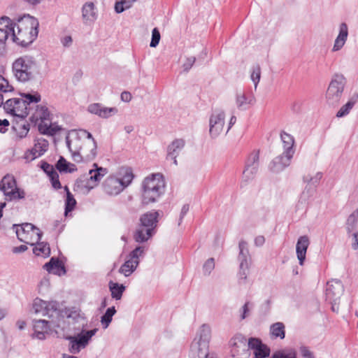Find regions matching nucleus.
I'll use <instances>...</instances> for the list:
<instances>
[{
  "label": "nucleus",
  "mask_w": 358,
  "mask_h": 358,
  "mask_svg": "<svg viewBox=\"0 0 358 358\" xmlns=\"http://www.w3.org/2000/svg\"><path fill=\"white\" fill-rule=\"evenodd\" d=\"M346 84L345 78L341 74H335L326 93L327 102L330 106L337 105L343 95Z\"/></svg>",
  "instance_id": "6e6552de"
},
{
  "label": "nucleus",
  "mask_w": 358,
  "mask_h": 358,
  "mask_svg": "<svg viewBox=\"0 0 358 358\" xmlns=\"http://www.w3.org/2000/svg\"><path fill=\"white\" fill-rule=\"evenodd\" d=\"M344 291L343 285L339 280H331L327 283L326 300L331 304L333 311L338 310V306H336L340 300Z\"/></svg>",
  "instance_id": "2eb2a0df"
},
{
  "label": "nucleus",
  "mask_w": 358,
  "mask_h": 358,
  "mask_svg": "<svg viewBox=\"0 0 358 358\" xmlns=\"http://www.w3.org/2000/svg\"><path fill=\"white\" fill-rule=\"evenodd\" d=\"M13 90V87L9 85L8 81L2 76H0V106L3 103V92H8Z\"/></svg>",
  "instance_id": "de8ad7c7"
},
{
  "label": "nucleus",
  "mask_w": 358,
  "mask_h": 358,
  "mask_svg": "<svg viewBox=\"0 0 358 358\" xmlns=\"http://www.w3.org/2000/svg\"><path fill=\"white\" fill-rule=\"evenodd\" d=\"M38 71V64L32 56L24 55L15 60L13 64V72L16 79L25 83L34 77Z\"/></svg>",
  "instance_id": "423d86ee"
},
{
  "label": "nucleus",
  "mask_w": 358,
  "mask_h": 358,
  "mask_svg": "<svg viewBox=\"0 0 358 358\" xmlns=\"http://www.w3.org/2000/svg\"><path fill=\"white\" fill-rule=\"evenodd\" d=\"M215 268L214 258H209L203 266V271L205 275H209Z\"/></svg>",
  "instance_id": "864d4df0"
},
{
  "label": "nucleus",
  "mask_w": 358,
  "mask_h": 358,
  "mask_svg": "<svg viewBox=\"0 0 358 358\" xmlns=\"http://www.w3.org/2000/svg\"><path fill=\"white\" fill-rule=\"evenodd\" d=\"M56 168L61 173H72L76 170V166L68 162L63 157H60L57 161Z\"/></svg>",
  "instance_id": "ea45409f"
},
{
  "label": "nucleus",
  "mask_w": 358,
  "mask_h": 358,
  "mask_svg": "<svg viewBox=\"0 0 358 358\" xmlns=\"http://www.w3.org/2000/svg\"><path fill=\"white\" fill-rule=\"evenodd\" d=\"M81 17L85 24L94 23L98 18V10L92 1L85 2L81 7Z\"/></svg>",
  "instance_id": "412c9836"
},
{
  "label": "nucleus",
  "mask_w": 358,
  "mask_h": 358,
  "mask_svg": "<svg viewBox=\"0 0 358 358\" xmlns=\"http://www.w3.org/2000/svg\"><path fill=\"white\" fill-rule=\"evenodd\" d=\"M108 285L111 292L112 298L115 299V300L121 299L122 294L125 290V287L122 284L112 281L109 282Z\"/></svg>",
  "instance_id": "58836bf2"
},
{
  "label": "nucleus",
  "mask_w": 358,
  "mask_h": 358,
  "mask_svg": "<svg viewBox=\"0 0 358 358\" xmlns=\"http://www.w3.org/2000/svg\"><path fill=\"white\" fill-rule=\"evenodd\" d=\"M358 222V211H354L352 214L349 215L346 222V229L348 233L353 231Z\"/></svg>",
  "instance_id": "49530a36"
},
{
  "label": "nucleus",
  "mask_w": 358,
  "mask_h": 358,
  "mask_svg": "<svg viewBox=\"0 0 358 358\" xmlns=\"http://www.w3.org/2000/svg\"><path fill=\"white\" fill-rule=\"evenodd\" d=\"M38 130L43 134L49 135L50 131V126L45 122V121H41L38 124Z\"/></svg>",
  "instance_id": "680f3d73"
},
{
  "label": "nucleus",
  "mask_w": 358,
  "mask_h": 358,
  "mask_svg": "<svg viewBox=\"0 0 358 358\" xmlns=\"http://www.w3.org/2000/svg\"><path fill=\"white\" fill-rule=\"evenodd\" d=\"M196 61V58L194 57H190L186 59L185 63L183 64V68L185 71H189Z\"/></svg>",
  "instance_id": "0e129e2a"
},
{
  "label": "nucleus",
  "mask_w": 358,
  "mask_h": 358,
  "mask_svg": "<svg viewBox=\"0 0 358 358\" xmlns=\"http://www.w3.org/2000/svg\"><path fill=\"white\" fill-rule=\"evenodd\" d=\"M238 261L240 262L238 276L240 280L245 281L249 269V250L248 243L244 241L239 242Z\"/></svg>",
  "instance_id": "f3484780"
},
{
  "label": "nucleus",
  "mask_w": 358,
  "mask_h": 358,
  "mask_svg": "<svg viewBox=\"0 0 358 358\" xmlns=\"http://www.w3.org/2000/svg\"><path fill=\"white\" fill-rule=\"evenodd\" d=\"M50 113L48 107L45 105H38L32 113L33 120L42 122L50 120Z\"/></svg>",
  "instance_id": "72a5a7b5"
},
{
  "label": "nucleus",
  "mask_w": 358,
  "mask_h": 358,
  "mask_svg": "<svg viewBox=\"0 0 358 358\" xmlns=\"http://www.w3.org/2000/svg\"><path fill=\"white\" fill-rule=\"evenodd\" d=\"M64 189L66 193L64 214L66 216H67L68 213L74 209L76 205V201L74 199L73 195L70 192L67 186H65Z\"/></svg>",
  "instance_id": "37998d69"
},
{
  "label": "nucleus",
  "mask_w": 358,
  "mask_h": 358,
  "mask_svg": "<svg viewBox=\"0 0 358 358\" xmlns=\"http://www.w3.org/2000/svg\"><path fill=\"white\" fill-rule=\"evenodd\" d=\"M348 36V27L346 23L342 22L339 25L338 34L336 36L332 52H338L341 50L345 45Z\"/></svg>",
  "instance_id": "a878e982"
},
{
  "label": "nucleus",
  "mask_w": 358,
  "mask_h": 358,
  "mask_svg": "<svg viewBox=\"0 0 358 358\" xmlns=\"http://www.w3.org/2000/svg\"><path fill=\"white\" fill-rule=\"evenodd\" d=\"M94 169L89 171V178L87 179L85 184L82 186L87 189L88 191L97 186L102 178L106 176L108 171L106 168L98 166L97 164H93Z\"/></svg>",
  "instance_id": "aec40b11"
},
{
  "label": "nucleus",
  "mask_w": 358,
  "mask_h": 358,
  "mask_svg": "<svg viewBox=\"0 0 358 358\" xmlns=\"http://www.w3.org/2000/svg\"><path fill=\"white\" fill-rule=\"evenodd\" d=\"M31 312L36 315L53 317L59 314V303L56 301H45L36 298L32 303Z\"/></svg>",
  "instance_id": "4468645a"
},
{
  "label": "nucleus",
  "mask_w": 358,
  "mask_h": 358,
  "mask_svg": "<svg viewBox=\"0 0 358 358\" xmlns=\"http://www.w3.org/2000/svg\"><path fill=\"white\" fill-rule=\"evenodd\" d=\"M293 157H289L288 155H284V152L275 157L270 164L269 168L273 172H279L290 164Z\"/></svg>",
  "instance_id": "c756f323"
},
{
  "label": "nucleus",
  "mask_w": 358,
  "mask_h": 358,
  "mask_svg": "<svg viewBox=\"0 0 358 358\" xmlns=\"http://www.w3.org/2000/svg\"><path fill=\"white\" fill-rule=\"evenodd\" d=\"M248 345L250 348L253 349L255 351L257 348H259V347L261 348L263 344L259 339L251 338L249 339Z\"/></svg>",
  "instance_id": "bf43d9fd"
},
{
  "label": "nucleus",
  "mask_w": 358,
  "mask_h": 358,
  "mask_svg": "<svg viewBox=\"0 0 358 358\" xmlns=\"http://www.w3.org/2000/svg\"><path fill=\"white\" fill-rule=\"evenodd\" d=\"M97 144L96 141L88 142V149H83L76 152L70 151L74 162L79 163L83 160H92L96 156Z\"/></svg>",
  "instance_id": "a211bd4d"
},
{
  "label": "nucleus",
  "mask_w": 358,
  "mask_h": 358,
  "mask_svg": "<svg viewBox=\"0 0 358 358\" xmlns=\"http://www.w3.org/2000/svg\"><path fill=\"white\" fill-rule=\"evenodd\" d=\"M300 352L304 358H315L313 353L306 346L300 348Z\"/></svg>",
  "instance_id": "e2e57ef3"
},
{
  "label": "nucleus",
  "mask_w": 358,
  "mask_h": 358,
  "mask_svg": "<svg viewBox=\"0 0 358 358\" xmlns=\"http://www.w3.org/2000/svg\"><path fill=\"white\" fill-rule=\"evenodd\" d=\"M32 329L33 333L31 334V337L33 339L43 341L50 334L51 327L49 322L45 320H33Z\"/></svg>",
  "instance_id": "6ab92c4d"
},
{
  "label": "nucleus",
  "mask_w": 358,
  "mask_h": 358,
  "mask_svg": "<svg viewBox=\"0 0 358 358\" xmlns=\"http://www.w3.org/2000/svg\"><path fill=\"white\" fill-rule=\"evenodd\" d=\"M229 346L234 357L243 358L242 352L247 350L246 339L241 334H237L230 340Z\"/></svg>",
  "instance_id": "b1692460"
},
{
  "label": "nucleus",
  "mask_w": 358,
  "mask_h": 358,
  "mask_svg": "<svg viewBox=\"0 0 358 358\" xmlns=\"http://www.w3.org/2000/svg\"><path fill=\"white\" fill-rule=\"evenodd\" d=\"M253 308V303L250 302V301H247L245 303V304L243 306V307L241 308V320H244L247 317H248L250 315V310Z\"/></svg>",
  "instance_id": "603ef678"
},
{
  "label": "nucleus",
  "mask_w": 358,
  "mask_h": 358,
  "mask_svg": "<svg viewBox=\"0 0 358 358\" xmlns=\"http://www.w3.org/2000/svg\"><path fill=\"white\" fill-rule=\"evenodd\" d=\"M160 41V33L157 28H154L152 31V39L150 43V46L155 48L159 43Z\"/></svg>",
  "instance_id": "6e6d98bb"
},
{
  "label": "nucleus",
  "mask_w": 358,
  "mask_h": 358,
  "mask_svg": "<svg viewBox=\"0 0 358 358\" xmlns=\"http://www.w3.org/2000/svg\"><path fill=\"white\" fill-rule=\"evenodd\" d=\"M142 201L145 204L156 202L164 194L165 181L161 173H153L142 183Z\"/></svg>",
  "instance_id": "20e7f679"
},
{
  "label": "nucleus",
  "mask_w": 358,
  "mask_h": 358,
  "mask_svg": "<svg viewBox=\"0 0 358 358\" xmlns=\"http://www.w3.org/2000/svg\"><path fill=\"white\" fill-rule=\"evenodd\" d=\"M269 348L263 344L261 348L259 347V348H257L255 351H254V358H265L269 355Z\"/></svg>",
  "instance_id": "3c124183"
},
{
  "label": "nucleus",
  "mask_w": 358,
  "mask_h": 358,
  "mask_svg": "<svg viewBox=\"0 0 358 358\" xmlns=\"http://www.w3.org/2000/svg\"><path fill=\"white\" fill-rule=\"evenodd\" d=\"M259 151L258 150H254L248 155L246 161L245 167L247 168H255L259 169Z\"/></svg>",
  "instance_id": "a19ab883"
},
{
  "label": "nucleus",
  "mask_w": 358,
  "mask_h": 358,
  "mask_svg": "<svg viewBox=\"0 0 358 358\" xmlns=\"http://www.w3.org/2000/svg\"><path fill=\"white\" fill-rule=\"evenodd\" d=\"M357 101L358 94H353L350 98L348 101L339 109V110L336 113V117H343L348 115L352 108L354 107L355 104L357 102Z\"/></svg>",
  "instance_id": "f704fd0d"
},
{
  "label": "nucleus",
  "mask_w": 358,
  "mask_h": 358,
  "mask_svg": "<svg viewBox=\"0 0 358 358\" xmlns=\"http://www.w3.org/2000/svg\"><path fill=\"white\" fill-rule=\"evenodd\" d=\"M271 358H296V352L292 348L280 350L275 352Z\"/></svg>",
  "instance_id": "c03bdc74"
},
{
  "label": "nucleus",
  "mask_w": 358,
  "mask_h": 358,
  "mask_svg": "<svg viewBox=\"0 0 358 358\" xmlns=\"http://www.w3.org/2000/svg\"><path fill=\"white\" fill-rule=\"evenodd\" d=\"M17 238L26 244L34 245L41 238L42 232L31 223H24L20 225L14 224Z\"/></svg>",
  "instance_id": "1a4fd4ad"
},
{
  "label": "nucleus",
  "mask_w": 358,
  "mask_h": 358,
  "mask_svg": "<svg viewBox=\"0 0 358 358\" xmlns=\"http://www.w3.org/2000/svg\"><path fill=\"white\" fill-rule=\"evenodd\" d=\"M0 190L2 191L7 200H18L25 197V192L17 187L14 176H5L0 182Z\"/></svg>",
  "instance_id": "9d476101"
},
{
  "label": "nucleus",
  "mask_w": 358,
  "mask_h": 358,
  "mask_svg": "<svg viewBox=\"0 0 358 358\" xmlns=\"http://www.w3.org/2000/svg\"><path fill=\"white\" fill-rule=\"evenodd\" d=\"M145 254V248L143 246H138L132 250L128 259L121 266L119 269L120 273L124 276H129L137 268L139 264V258L143 257Z\"/></svg>",
  "instance_id": "dca6fc26"
},
{
  "label": "nucleus",
  "mask_w": 358,
  "mask_h": 358,
  "mask_svg": "<svg viewBox=\"0 0 358 358\" xmlns=\"http://www.w3.org/2000/svg\"><path fill=\"white\" fill-rule=\"evenodd\" d=\"M225 112L221 108H215L209 117V135L212 138H217L224 131Z\"/></svg>",
  "instance_id": "ddd939ff"
},
{
  "label": "nucleus",
  "mask_w": 358,
  "mask_h": 358,
  "mask_svg": "<svg viewBox=\"0 0 358 358\" xmlns=\"http://www.w3.org/2000/svg\"><path fill=\"white\" fill-rule=\"evenodd\" d=\"M155 232L152 228L148 229L139 225L134 234V238L137 243H144L151 238Z\"/></svg>",
  "instance_id": "473e14b6"
},
{
  "label": "nucleus",
  "mask_w": 358,
  "mask_h": 358,
  "mask_svg": "<svg viewBox=\"0 0 358 358\" xmlns=\"http://www.w3.org/2000/svg\"><path fill=\"white\" fill-rule=\"evenodd\" d=\"M21 96L8 99L3 104V108L7 113L13 116L24 118L34 106L41 101V96L38 92L24 93Z\"/></svg>",
  "instance_id": "f03ea898"
},
{
  "label": "nucleus",
  "mask_w": 358,
  "mask_h": 358,
  "mask_svg": "<svg viewBox=\"0 0 358 358\" xmlns=\"http://www.w3.org/2000/svg\"><path fill=\"white\" fill-rule=\"evenodd\" d=\"M322 178V173L321 172H317L313 176V177L304 178V181L306 182L308 184L313 185L314 186H317L318 183L320 182V180Z\"/></svg>",
  "instance_id": "5fc2aeb1"
},
{
  "label": "nucleus",
  "mask_w": 358,
  "mask_h": 358,
  "mask_svg": "<svg viewBox=\"0 0 358 358\" xmlns=\"http://www.w3.org/2000/svg\"><path fill=\"white\" fill-rule=\"evenodd\" d=\"M256 102L254 95H246L244 92H239L236 94V105L238 109L245 110L250 106H253Z\"/></svg>",
  "instance_id": "cd10ccee"
},
{
  "label": "nucleus",
  "mask_w": 358,
  "mask_h": 358,
  "mask_svg": "<svg viewBox=\"0 0 358 358\" xmlns=\"http://www.w3.org/2000/svg\"><path fill=\"white\" fill-rule=\"evenodd\" d=\"M270 334L272 338H280L283 339L285 336V325L282 322H275L270 327Z\"/></svg>",
  "instance_id": "4c0bfd02"
},
{
  "label": "nucleus",
  "mask_w": 358,
  "mask_h": 358,
  "mask_svg": "<svg viewBox=\"0 0 358 358\" xmlns=\"http://www.w3.org/2000/svg\"><path fill=\"white\" fill-rule=\"evenodd\" d=\"M134 175L130 168L122 167L115 175L109 176L103 182V192L110 196H116L132 182Z\"/></svg>",
  "instance_id": "7ed1b4c3"
},
{
  "label": "nucleus",
  "mask_w": 358,
  "mask_h": 358,
  "mask_svg": "<svg viewBox=\"0 0 358 358\" xmlns=\"http://www.w3.org/2000/svg\"><path fill=\"white\" fill-rule=\"evenodd\" d=\"M43 268L49 273L61 275L66 273L63 263L57 258L52 257L49 262L45 264Z\"/></svg>",
  "instance_id": "7c9ffc66"
},
{
  "label": "nucleus",
  "mask_w": 358,
  "mask_h": 358,
  "mask_svg": "<svg viewBox=\"0 0 358 358\" xmlns=\"http://www.w3.org/2000/svg\"><path fill=\"white\" fill-rule=\"evenodd\" d=\"M49 143L43 138H38L34 141V145L32 148L34 151L39 157L42 156L48 149Z\"/></svg>",
  "instance_id": "e433bc0d"
},
{
  "label": "nucleus",
  "mask_w": 358,
  "mask_h": 358,
  "mask_svg": "<svg viewBox=\"0 0 358 358\" xmlns=\"http://www.w3.org/2000/svg\"><path fill=\"white\" fill-rule=\"evenodd\" d=\"M14 22L8 17H0V50L3 48L6 41L11 39V31L14 29Z\"/></svg>",
  "instance_id": "4be33fe9"
},
{
  "label": "nucleus",
  "mask_w": 358,
  "mask_h": 358,
  "mask_svg": "<svg viewBox=\"0 0 358 358\" xmlns=\"http://www.w3.org/2000/svg\"><path fill=\"white\" fill-rule=\"evenodd\" d=\"M98 329L95 328L90 331H86L78 334L77 336H70L66 337L69 343V351L71 354H77L84 349L89 343L92 337L96 334Z\"/></svg>",
  "instance_id": "f8f14e48"
},
{
  "label": "nucleus",
  "mask_w": 358,
  "mask_h": 358,
  "mask_svg": "<svg viewBox=\"0 0 358 358\" xmlns=\"http://www.w3.org/2000/svg\"><path fill=\"white\" fill-rule=\"evenodd\" d=\"M8 126H9V122L8 120L0 119V127H1L0 128V132L5 133L8 130Z\"/></svg>",
  "instance_id": "774afa93"
},
{
  "label": "nucleus",
  "mask_w": 358,
  "mask_h": 358,
  "mask_svg": "<svg viewBox=\"0 0 358 358\" xmlns=\"http://www.w3.org/2000/svg\"><path fill=\"white\" fill-rule=\"evenodd\" d=\"M98 329L95 328L90 331H86L78 334L77 336H70L66 337L69 343V351L71 354H77L84 349L89 343L92 337L96 334Z\"/></svg>",
  "instance_id": "9b49d317"
},
{
  "label": "nucleus",
  "mask_w": 358,
  "mask_h": 358,
  "mask_svg": "<svg viewBox=\"0 0 358 358\" xmlns=\"http://www.w3.org/2000/svg\"><path fill=\"white\" fill-rule=\"evenodd\" d=\"M116 310L114 306L108 308L104 315L101 317V322L103 329L108 328L112 321L113 316L115 314Z\"/></svg>",
  "instance_id": "a18cd8bd"
},
{
  "label": "nucleus",
  "mask_w": 358,
  "mask_h": 358,
  "mask_svg": "<svg viewBox=\"0 0 358 358\" xmlns=\"http://www.w3.org/2000/svg\"><path fill=\"white\" fill-rule=\"evenodd\" d=\"M189 207L188 204H185L182 207L181 211L180 213L179 220H178V225L181 224L182 220H183L184 217L186 215V214L187 213V212L189 211Z\"/></svg>",
  "instance_id": "69168bd1"
},
{
  "label": "nucleus",
  "mask_w": 358,
  "mask_h": 358,
  "mask_svg": "<svg viewBox=\"0 0 358 358\" xmlns=\"http://www.w3.org/2000/svg\"><path fill=\"white\" fill-rule=\"evenodd\" d=\"M87 111L101 118H108L117 114L118 110L115 107H105L101 103H94L88 106Z\"/></svg>",
  "instance_id": "5701e85b"
},
{
  "label": "nucleus",
  "mask_w": 358,
  "mask_h": 358,
  "mask_svg": "<svg viewBox=\"0 0 358 358\" xmlns=\"http://www.w3.org/2000/svg\"><path fill=\"white\" fill-rule=\"evenodd\" d=\"M159 213L157 211H149L143 214L140 217V224L148 229L155 230L158 222Z\"/></svg>",
  "instance_id": "c85d7f7f"
},
{
  "label": "nucleus",
  "mask_w": 358,
  "mask_h": 358,
  "mask_svg": "<svg viewBox=\"0 0 358 358\" xmlns=\"http://www.w3.org/2000/svg\"><path fill=\"white\" fill-rule=\"evenodd\" d=\"M73 42L72 37L71 36H66L61 39V43L64 47H69L71 45Z\"/></svg>",
  "instance_id": "338daca9"
},
{
  "label": "nucleus",
  "mask_w": 358,
  "mask_h": 358,
  "mask_svg": "<svg viewBox=\"0 0 358 358\" xmlns=\"http://www.w3.org/2000/svg\"><path fill=\"white\" fill-rule=\"evenodd\" d=\"M37 154L34 151V149H29L27 150L23 156L24 159L26 161V162H29L33 161L37 157H39L38 155H36Z\"/></svg>",
  "instance_id": "4d7b16f0"
},
{
  "label": "nucleus",
  "mask_w": 358,
  "mask_h": 358,
  "mask_svg": "<svg viewBox=\"0 0 358 358\" xmlns=\"http://www.w3.org/2000/svg\"><path fill=\"white\" fill-rule=\"evenodd\" d=\"M280 138L283 144L284 155H288L289 157H293L294 154V145L295 143L294 138L289 134L282 131L280 133Z\"/></svg>",
  "instance_id": "2f4dec72"
},
{
  "label": "nucleus",
  "mask_w": 358,
  "mask_h": 358,
  "mask_svg": "<svg viewBox=\"0 0 358 358\" xmlns=\"http://www.w3.org/2000/svg\"><path fill=\"white\" fill-rule=\"evenodd\" d=\"M131 6V2L127 0H122L115 4V10L117 13H121Z\"/></svg>",
  "instance_id": "8fccbe9b"
},
{
  "label": "nucleus",
  "mask_w": 358,
  "mask_h": 358,
  "mask_svg": "<svg viewBox=\"0 0 358 358\" xmlns=\"http://www.w3.org/2000/svg\"><path fill=\"white\" fill-rule=\"evenodd\" d=\"M185 145V141L182 138L173 140L167 147L166 159L173 160L175 165H178L177 157L180 155Z\"/></svg>",
  "instance_id": "393cba45"
},
{
  "label": "nucleus",
  "mask_w": 358,
  "mask_h": 358,
  "mask_svg": "<svg viewBox=\"0 0 358 358\" xmlns=\"http://www.w3.org/2000/svg\"><path fill=\"white\" fill-rule=\"evenodd\" d=\"M49 177L52 183V186L54 189H59L62 187L61 183L59 180V175L57 172Z\"/></svg>",
  "instance_id": "13d9d810"
},
{
  "label": "nucleus",
  "mask_w": 358,
  "mask_h": 358,
  "mask_svg": "<svg viewBox=\"0 0 358 358\" xmlns=\"http://www.w3.org/2000/svg\"><path fill=\"white\" fill-rule=\"evenodd\" d=\"M309 244L310 241L307 236H301L297 240L296 245V253L301 266H303L304 264Z\"/></svg>",
  "instance_id": "bb28decb"
},
{
  "label": "nucleus",
  "mask_w": 358,
  "mask_h": 358,
  "mask_svg": "<svg viewBox=\"0 0 358 358\" xmlns=\"http://www.w3.org/2000/svg\"><path fill=\"white\" fill-rule=\"evenodd\" d=\"M41 169L49 176L53 175V173H56L57 171L55 170L54 167L49 164L47 162H43L41 164Z\"/></svg>",
  "instance_id": "052dcab7"
},
{
  "label": "nucleus",
  "mask_w": 358,
  "mask_h": 358,
  "mask_svg": "<svg viewBox=\"0 0 358 358\" xmlns=\"http://www.w3.org/2000/svg\"><path fill=\"white\" fill-rule=\"evenodd\" d=\"M210 338V327L206 324L201 325L191 344L189 357L191 358H217L214 355L208 353Z\"/></svg>",
  "instance_id": "39448f33"
},
{
  "label": "nucleus",
  "mask_w": 358,
  "mask_h": 358,
  "mask_svg": "<svg viewBox=\"0 0 358 358\" xmlns=\"http://www.w3.org/2000/svg\"><path fill=\"white\" fill-rule=\"evenodd\" d=\"M261 78V68L259 65L253 66L252 68V72L250 75V78L255 85V88L256 89L258 83H259Z\"/></svg>",
  "instance_id": "09e8293b"
},
{
  "label": "nucleus",
  "mask_w": 358,
  "mask_h": 358,
  "mask_svg": "<svg viewBox=\"0 0 358 358\" xmlns=\"http://www.w3.org/2000/svg\"><path fill=\"white\" fill-rule=\"evenodd\" d=\"M257 171L258 170L255 169V168L245 167L240 182V186L241 188L245 187V186L248 185V183H250L254 180L257 173Z\"/></svg>",
  "instance_id": "c9c22d12"
},
{
  "label": "nucleus",
  "mask_w": 358,
  "mask_h": 358,
  "mask_svg": "<svg viewBox=\"0 0 358 358\" xmlns=\"http://www.w3.org/2000/svg\"><path fill=\"white\" fill-rule=\"evenodd\" d=\"M95 141L92 135L85 129L72 131L66 137V145L69 151L76 152L88 149V142Z\"/></svg>",
  "instance_id": "0eeeda50"
},
{
  "label": "nucleus",
  "mask_w": 358,
  "mask_h": 358,
  "mask_svg": "<svg viewBox=\"0 0 358 358\" xmlns=\"http://www.w3.org/2000/svg\"><path fill=\"white\" fill-rule=\"evenodd\" d=\"M36 245L33 248V252L37 256L48 257L50 254V248L47 243H36Z\"/></svg>",
  "instance_id": "79ce46f5"
},
{
  "label": "nucleus",
  "mask_w": 358,
  "mask_h": 358,
  "mask_svg": "<svg viewBox=\"0 0 358 358\" xmlns=\"http://www.w3.org/2000/svg\"><path fill=\"white\" fill-rule=\"evenodd\" d=\"M39 23L36 18L25 15L14 22L11 31V40L21 45L27 46L33 43L38 34Z\"/></svg>",
  "instance_id": "f257e3e1"
}]
</instances>
